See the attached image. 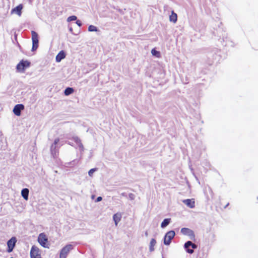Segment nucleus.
I'll return each mask as SVG.
<instances>
[{
    "mask_svg": "<svg viewBox=\"0 0 258 258\" xmlns=\"http://www.w3.org/2000/svg\"><path fill=\"white\" fill-rule=\"evenodd\" d=\"M30 66V62L28 60H22L17 65L16 69L18 72L24 73L26 68Z\"/></svg>",
    "mask_w": 258,
    "mask_h": 258,
    "instance_id": "1",
    "label": "nucleus"
},
{
    "mask_svg": "<svg viewBox=\"0 0 258 258\" xmlns=\"http://www.w3.org/2000/svg\"><path fill=\"white\" fill-rule=\"evenodd\" d=\"M32 51H35L38 47V35L34 31H32Z\"/></svg>",
    "mask_w": 258,
    "mask_h": 258,
    "instance_id": "2",
    "label": "nucleus"
},
{
    "mask_svg": "<svg viewBox=\"0 0 258 258\" xmlns=\"http://www.w3.org/2000/svg\"><path fill=\"white\" fill-rule=\"evenodd\" d=\"M31 258H42L39 248L35 245H33L30 250Z\"/></svg>",
    "mask_w": 258,
    "mask_h": 258,
    "instance_id": "3",
    "label": "nucleus"
},
{
    "mask_svg": "<svg viewBox=\"0 0 258 258\" xmlns=\"http://www.w3.org/2000/svg\"><path fill=\"white\" fill-rule=\"evenodd\" d=\"M38 241L43 247H48L47 244L48 238L44 233H41L38 235Z\"/></svg>",
    "mask_w": 258,
    "mask_h": 258,
    "instance_id": "4",
    "label": "nucleus"
},
{
    "mask_svg": "<svg viewBox=\"0 0 258 258\" xmlns=\"http://www.w3.org/2000/svg\"><path fill=\"white\" fill-rule=\"evenodd\" d=\"M175 232L173 230L168 231L165 235L164 238V243L165 245H169L171 243V240L175 236Z\"/></svg>",
    "mask_w": 258,
    "mask_h": 258,
    "instance_id": "5",
    "label": "nucleus"
},
{
    "mask_svg": "<svg viewBox=\"0 0 258 258\" xmlns=\"http://www.w3.org/2000/svg\"><path fill=\"white\" fill-rule=\"evenodd\" d=\"M16 242L17 239L15 237H12L9 240H8V241L7 242V251L8 252H11L13 251L14 247L15 246Z\"/></svg>",
    "mask_w": 258,
    "mask_h": 258,
    "instance_id": "6",
    "label": "nucleus"
},
{
    "mask_svg": "<svg viewBox=\"0 0 258 258\" xmlns=\"http://www.w3.org/2000/svg\"><path fill=\"white\" fill-rule=\"evenodd\" d=\"M72 249L71 245H68L64 246L60 252V258H66L70 250Z\"/></svg>",
    "mask_w": 258,
    "mask_h": 258,
    "instance_id": "7",
    "label": "nucleus"
},
{
    "mask_svg": "<svg viewBox=\"0 0 258 258\" xmlns=\"http://www.w3.org/2000/svg\"><path fill=\"white\" fill-rule=\"evenodd\" d=\"M24 109V105L22 104H17L13 109L14 114L17 116L21 115V111Z\"/></svg>",
    "mask_w": 258,
    "mask_h": 258,
    "instance_id": "8",
    "label": "nucleus"
},
{
    "mask_svg": "<svg viewBox=\"0 0 258 258\" xmlns=\"http://www.w3.org/2000/svg\"><path fill=\"white\" fill-rule=\"evenodd\" d=\"M190 246H191L194 249L196 248L197 246L195 244L192 243L190 241H188L184 244V247L187 249V252L189 253H192L194 252L193 249H188V247Z\"/></svg>",
    "mask_w": 258,
    "mask_h": 258,
    "instance_id": "9",
    "label": "nucleus"
},
{
    "mask_svg": "<svg viewBox=\"0 0 258 258\" xmlns=\"http://www.w3.org/2000/svg\"><path fill=\"white\" fill-rule=\"evenodd\" d=\"M66 57V53L63 50H61L56 56V61L60 62L62 59Z\"/></svg>",
    "mask_w": 258,
    "mask_h": 258,
    "instance_id": "10",
    "label": "nucleus"
},
{
    "mask_svg": "<svg viewBox=\"0 0 258 258\" xmlns=\"http://www.w3.org/2000/svg\"><path fill=\"white\" fill-rule=\"evenodd\" d=\"M183 203L188 207L193 208L195 206V201L192 199H187L183 201Z\"/></svg>",
    "mask_w": 258,
    "mask_h": 258,
    "instance_id": "11",
    "label": "nucleus"
},
{
    "mask_svg": "<svg viewBox=\"0 0 258 258\" xmlns=\"http://www.w3.org/2000/svg\"><path fill=\"white\" fill-rule=\"evenodd\" d=\"M23 8V6L22 5H19L14 9H13L12 11V13H15L18 14L19 16H21V11Z\"/></svg>",
    "mask_w": 258,
    "mask_h": 258,
    "instance_id": "12",
    "label": "nucleus"
},
{
    "mask_svg": "<svg viewBox=\"0 0 258 258\" xmlns=\"http://www.w3.org/2000/svg\"><path fill=\"white\" fill-rule=\"evenodd\" d=\"M22 196L25 200H28L29 195V189L28 188H24L21 191Z\"/></svg>",
    "mask_w": 258,
    "mask_h": 258,
    "instance_id": "13",
    "label": "nucleus"
},
{
    "mask_svg": "<svg viewBox=\"0 0 258 258\" xmlns=\"http://www.w3.org/2000/svg\"><path fill=\"white\" fill-rule=\"evenodd\" d=\"M121 218V215L120 214L116 213L113 215V218L116 226L117 225L118 223L120 221Z\"/></svg>",
    "mask_w": 258,
    "mask_h": 258,
    "instance_id": "14",
    "label": "nucleus"
},
{
    "mask_svg": "<svg viewBox=\"0 0 258 258\" xmlns=\"http://www.w3.org/2000/svg\"><path fill=\"white\" fill-rule=\"evenodd\" d=\"M181 232L182 234L184 235H188L193 234V231L187 228H183L181 229Z\"/></svg>",
    "mask_w": 258,
    "mask_h": 258,
    "instance_id": "15",
    "label": "nucleus"
},
{
    "mask_svg": "<svg viewBox=\"0 0 258 258\" xmlns=\"http://www.w3.org/2000/svg\"><path fill=\"white\" fill-rule=\"evenodd\" d=\"M170 21L171 22H173V23H175L177 20V16L176 13H175L173 11H172L171 14L169 17Z\"/></svg>",
    "mask_w": 258,
    "mask_h": 258,
    "instance_id": "16",
    "label": "nucleus"
},
{
    "mask_svg": "<svg viewBox=\"0 0 258 258\" xmlns=\"http://www.w3.org/2000/svg\"><path fill=\"white\" fill-rule=\"evenodd\" d=\"M156 244V241L154 238H152L151 240L150 243V251H153L154 250V246Z\"/></svg>",
    "mask_w": 258,
    "mask_h": 258,
    "instance_id": "17",
    "label": "nucleus"
},
{
    "mask_svg": "<svg viewBox=\"0 0 258 258\" xmlns=\"http://www.w3.org/2000/svg\"><path fill=\"white\" fill-rule=\"evenodd\" d=\"M74 89L72 88L68 87L64 90V94L66 96H68L74 92Z\"/></svg>",
    "mask_w": 258,
    "mask_h": 258,
    "instance_id": "18",
    "label": "nucleus"
},
{
    "mask_svg": "<svg viewBox=\"0 0 258 258\" xmlns=\"http://www.w3.org/2000/svg\"><path fill=\"white\" fill-rule=\"evenodd\" d=\"M170 221V219H165L161 223V226L162 228L166 227L168 225Z\"/></svg>",
    "mask_w": 258,
    "mask_h": 258,
    "instance_id": "19",
    "label": "nucleus"
},
{
    "mask_svg": "<svg viewBox=\"0 0 258 258\" xmlns=\"http://www.w3.org/2000/svg\"><path fill=\"white\" fill-rule=\"evenodd\" d=\"M151 53H152V55L156 56L157 57L159 58L161 57L160 52L158 51H157L154 48L152 49Z\"/></svg>",
    "mask_w": 258,
    "mask_h": 258,
    "instance_id": "20",
    "label": "nucleus"
},
{
    "mask_svg": "<svg viewBox=\"0 0 258 258\" xmlns=\"http://www.w3.org/2000/svg\"><path fill=\"white\" fill-rule=\"evenodd\" d=\"M88 30L90 32L97 31V28L93 25H90L88 27Z\"/></svg>",
    "mask_w": 258,
    "mask_h": 258,
    "instance_id": "21",
    "label": "nucleus"
},
{
    "mask_svg": "<svg viewBox=\"0 0 258 258\" xmlns=\"http://www.w3.org/2000/svg\"><path fill=\"white\" fill-rule=\"evenodd\" d=\"M77 19V17L76 16H72L68 18L67 21L68 22H71L72 21L76 20Z\"/></svg>",
    "mask_w": 258,
    "mask_h": 258,
    "instance_id": "22",
    "label": "nucleus"
},
{
    "mask_svg": "<svg viewBox=\"0 0 258 258\" xmlns=\"http://www.w3.org/2000/svg\"><path fill=\"white\" fill-rule=\"evenodd\" d=\"M96 170V169L95 168H92L91 169H90L89 172H88V174H89V175L90 176H92V174H93V173L94 172V171Z\"/></svg>",
    "mask_w": 258,
    "mask_h": 258,
    "instance_id": "23",
    "label": "nucleus"
},
{
    "mask_svg": "<svg viewBox=\"0 0 258 258\" xmlns=\"http://www.w3.org/2000/svg\"><path fill=\"white\" fill-rule=\"evenodd\" d=\"M59 141V139L58 138L55 139L54 141V144L56 145Z\"/></svg>",
    "mask_w": 258,
    "mask_h": 258,
    "instance_id": "24",
    "label": "nucleus"
},
{
    "mask_svg": "<svg viewBox=\"0 0 258 258\" xmlns=\"http://www.w3.org/2000/svg\"><path fill=\"white\" fill-rule=\"evenodd\" d=\"M102 197H98L97 199H96V202H99V201H101L102 200Z\"/></svg>",
    "mask_w": 258,
    "mask_h": 258,
    "instance_id": "25",
    "label": "nucleus"
},
{
    "mask_svg": "<svg viewBox=\"0 0 258 258\" xmlns=\"http://www.w3.org/2000/svg\"><path fill=\"white\" fill-rule=\"evenodd\" d=\"M76 24L79 26H81V23L79 20L76 21Z\"/></svg>",
    "mask_w": 258,
    "mask_h": 258,
    "instance_id": "26",
    "label": "nucleus"
},
{
    "mask_svg": "<svg viewBox=\"0 0 258 258\" xmlns=\"http://www.w3.org/2000/svg\"><path fill=\"white\" fill-rule=\"evenodd\" d=\"M129 196H130V197L131 198V199H134V195L133 194H130L129 195Z\"/></svg>",
    "mask_w": 258,
    "mask_h": 258,
    "instance_id": "27",
    "label": "nucleus"
}]
</instances>
